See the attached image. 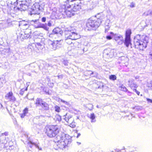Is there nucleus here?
Returning a JSON list of instances; mask_svg holds the SVG:
<instances>
[{"mask_svg":"<svg viewBox=\"0 0 152 152\" xmlns=\"http://www.w3.org/2000/svg\"><path fill=\"white\" fill-rule=\"evenodd\" d=\"M71 137L68 135L61 133L56 136L55 139L56 145L58 148L63 150L71 142Z\"/></svg>","mask_w":152,"mask_h":152,"instance_id":"nucleus-1","label":"nucleus"},{"mask_svg":"<svg viewBox=\"0 0 152 152\" xmlns=\"http://www.w3.org/2000/svg\"><path fill=\"white\" fill-rule=\"evenodd\" d=\"M148 42V38L145 35L141 36L137 34L134 39V44L136 48L140 50H143L147 47Z\"/></svg>","mask_w":152,"mask_h":152,"instance_id":"nucleus-2","label":"nucleus"},{"mask_svg":"<svg viewBox=\"0 0 152 152\" xmlns=\"http://www.w3.org/2000/svg\"><path fill=\"white\" fill-rule=\"evenodd\" d=\"M45 133L50 138L55 137L59 133L60 129L57 125H49L45 128Z\"/></svg>","mask_w":152,"mask_h":152,"instance_id":"nucleus-3","label":"nucleus"},{"mask_svg":"<svg viewBox=\"0 0 152 152\" xmlns=\"http://www.w3.org/2000/svg\"><path fill=\"white\" fill-rule=\"evenodd\" d=\"M65 3L68 4V6L72 8L75 12L80 11L81 9L82 3L80 0H67Z\"/></svg>","mask_w":152,"mask_h":152,"instance_id":"nucleus-4","label":"nucleus"},{"mask_svg":"<svg viewBox=\"0 0 152 152\" xmlns=\"http://www.w3.org/2000/svg\"><path fill=\"white\" fill-rule=\"evenodd\" d=\"M64 31L65 38L77 39L80 38V35L77 33L69 30L67 28H65Z\"/></svg>","mask_w":152,"mask_h":152,"instance_id":"nucleus-5","label":"nucleus"},{"mask_svg":"<svg viewBox=\"0 0 152 152\" xmlns=\"http://www.w3.org/2000/svg\"><path fill=\"white\" fill-rule=\"evenodd\" d=\"M19 1V6H18V9L21 11L27 10L31 2V0H26V1ZM17 3L18 4V2H17Z\"/></svg>","mask_w":152,"mask_h":152,"instance_id":"nucleus-6","label":"nucleus"},{"mask_svg":"<svg viewBox=\"0 0 152 152\" xmlns=\"http://www.w3.org/2000/svg\"><path fill=\"white\" fill-rule=\"evenodd\" d=\"M61 40L59 41H52L50 39L48 40V45L50 49L52 50H56L60 47Z\"/></svg>","mask_w":152,"mask_h":152,"instance_id":"nucleus-7","label":"nucleus"},{"mask_svg":"<svg viewBox=\"0 0 152 152\" xmlns=\"http://www.w3.org/2000/svg\"><path fill=\"white\" fill-rule=\"evenodd\" d=\"M100 19H98V21L92 20L89 19L88 20L86 24V26L88 29H91L92 28H94V29L97 28L99 26L101 21H99Z\"/></svg>","mask_w":152,"mask_h":152,"instance_id":"nucleus-8","label":"nucleus"},{"mask_svg":"<svg viewBox=\"0 0 152 152\" xmlns=\"http://www.w3.org/2000/svg\"><path fill=\"white\" fill-rule=\"evenodd\" d=\"M18 37L21 39H26L29 38L31 34V31L30 29H26L24 31H21L19 33H17Z\"/></svg>","mask_w":152,"mask_h":152,"instance_id":"nucleus-9","label":"nucleus"},{"mask_svg":"<svg viewBox=\"0 0 152 152\" xmlns=\"http://www.w3.org/2000/svg\"><path fill=\"white\" fill-rule=\"evenodd\" d=\"M31 15L40 13V11L42 10V7H40V5L38 3H35L31 7Z\"/></svg>","mask_w":152,"mask_h":152,"instance_id":"nucleus-10","label":"nucleus"},{"mask_svg":"<svg viewBox=\"0 0 152 152\" xmlns=\"http://www.w3.org/2000/svg\"><path fill=\"white\" fill-rule=\"evenodd\" d=\"M131 34V31L130 30H128L126 31L124 43L127 47H128L130 45H131L130 39Z\"/></svg>","mask_w":152,"mask_h":152,"instance_id":"nucleus-11","label":"nucleus"},{"mask_svg":"<svg viewBox=\"0 0 152 152\" xmlns=\"http://www.w3.org/2000/svg\"><path fill=\"white\" fill-rule=\"evenodd\" d=\"M64 4L65 8L66 9L67 7V9H66L64 11L65 14H66L68 17H71L75 14V12L73 11L72 8L70 6H68V4Z\"/></svg>","mask_w":152,"mask_h":152,"instance_id":"nucleus-12","label":"nucleus"},{"mask_svg":"<svg viewBox=\"0 0 152 152\" xmlns=\"http://www.w3.org/2000/svg\"><path fill=\"white\" fill-rule=\"evenodd\" d=\"M39 143L38 142H32L31 141H30L28 142L27 146L31 148H32L33 146L34 145L39 150L42 151V149L41 147L39 146Z\"/></svg>","mask_w":152,"mask_h":152,"instance_id":"nucleus-13","label":"nucleus"},{"mask_svg":"<svg viewBox=\"0 0 152 152\" xmlns=\"http://www.w3.org/2000/svg\"><path fill=\"white\" fill-rule=\"evenodd\" d=\"M6 99L9 101L12 102H14L16 100L15 97L13 96V94L12 92H9L6 95Z\"/></svg>","mask_w":152,"mask_h":152,"instance_id":"nucleus-14","label":"nucleus"},{"mask_svg":"<svg viewBox=\"0 0 152 152\" xmlns=\"http://www.w3.org/2000/svg\"><path fill=\"white\" fill-rule=\"evenodd\" d=\"M22 50H25V53H23V54L25 55L31 53L33 50V47L29 45L27 48H23Z\"/></svg>","mask_w":152,"mask_h":152,"instance_id":"nucleus-15","label":"nucleus"},{"mask_svg":"<svg viewBox=\"0 0 152 152\" xmlns=\"http://www.w3.org/2000/svg\"><path fill=\"white\" fill-rule=\"evenodd\" d=\"M128 82L129 86L133 90V89H135V88H136L138 87L137 85L134 83L133 80L132 79L129 80Z\"/></svg>","mask_w":152,"mask_h":152,"instance_id":"nucleus-16","label":"nucleus"},{"mask_svg":"<svg viewBox=\"0 0 152 152\" xmlns=\"http://www.w3.org/2000/svg\"><path fill=\"white\" fill-rule=\"evenodd\" d=\"M103 56L107 58H112L113 56V54L112 52H107L105 50L103 53Z\"/></svg>","mask_w":152,"mask_h":152,"instance_id":"nucleus-17","label":"nucleus"},{"mask_svg":"<svg viewBox=\"0 0 152 152\" xmlns=\"http://www.w3.org/2000/svg\"><path fill=\"white\" fill-rule=\"evenodd\" d=\"M34 63L30 64H29L25 66V68L26 69L28 70H31L32 72H33V69L35 67V66Z\"/></svg>","mask_w":152,"mask_h":152,"instance_id":"nucleus-18","label":"nucleus"},{"mask_svg":"<svg viewBox=\"0 0 152 152\" xmlns=\"http://www.w3.org/2000/svg\"><path fill=\"white\" fill-rule=\"evenodd\" d=\"M85 75L88 76L90 75L92 77H96L97 76V74L96 72H94L91 71H86L84 72Z\"/></svg>","mask_w":152,"mask_h":152,"instance_id":"nucleus-19","label":"nucleus"},{"mask_svg":"<svg viewBox=\"0 0 152 152\" xmlns=\"http://www.w3.org/2000/svg\"><path fill=\"white\" fill-rule=\"evenodd\" d=\"M74 121L73 118L71 116L69 117V118L68 119L67 121V122L70 124V126L72 128H74L75 126Z\"/></svg>","mask_w":152,"mask_h":152,"instance_id":"nucleus-20","label":"nucleus"},{"mask_svg":"<svg viewBox=\"0 0 152 152\" xmlns=\"http://www.w3.org/2000/svg\"><path fill=\"white\" fill-rule=\"evenodd\" d=\"M53 32L55 34H59L61 35H62L63 34V31L59 28H56L53 29Z\"/></svg>","mask_w":152,"mask_h":152,"instance_id":"nucleus-21","label":"nucleus"},{"mask_svg":"<svg viewBox=\"0 0 152 152\" xmlns=\"http://www.w3.org/2000/svg\"><path fill=\"white\" fill-rule=\"evenodd\" d=\"M44 102V101L42 99L38 98L36 99L35 104L37 107H41Z\"/></svg>","mask_w":152,"mask_h":152,"instance_id":"nucleus-22","label":"nucleus"},{"mask_svg":"<svg viewBox=\"0 0 152 152\" xmlns=\"http://www.w3.org/2000/svg\"><path fill=\"white\" fill-rule=\"evenodd\" d=\"M38 19H36L34 20H33L31 22H33L34 23V26L35 28H40V23L38 21Z\"/></svg>","mask_w":152,"mask_h":152,"instance_id":"nucleus-23","label":"nucleus"},{"mask_svg":"<svg viewBox=\"0 0 152 152\" xmlns=\"http://www.w3.org/2000/svg\"><path fill=\"white\" fill-rule=\"evenodd\" d=\"M9 23L6 22L0 23V30L1 29L8 27L9 26Z\"/></svg>","mask_w":152,"mask_h":152,"instance_id":"nucleus-24","label":"nucleus"},{"mask_svg":"<svg viewBox=\"0 0 152 152\" xmlns=\"http://www.w3.org/2000/svg\"><path fill=\"white\" fill-rule=\"evenodd\" d=\"M41 107L43 110H48L49 109L48 104L45 102L43 103Z\"/></svg>","mask_w":152,"mask_h":152,"instance_id":"nucleus-25","label":"nucleus"},{"mask_svg":"<svg viewBox=\"0 0 152 152\" xmlns=\"http://www.w3.org/2000/svg\"><path fill=\"white\" fill-rule=\"evenodd\" d=\"M114 38L115 40L117 41L119 40H122V37L121 35L115 34L114 35Z\"/></svg>","mask_w":152,"mask_h":152,"instance_id":"nucleus-26","label":"nucleus"},{"mask_svg":"<svg viewBox=\"0 0 152 152\" xmlns=\"http://www.w3.org/2000/svg\"><path fill=\"white\" fill-rule=\"evenodd\" d=\"M0 142L2 143H6L7 141L6 139V137L3 135H1L0 136Z\"/></svg>","mask_w":152,"mask_h":152,"instance_id":"nucleus-27","label":"nucleus"},{"mask_svg":"<svg viewBox=\"0 0 152 152\" xmlns=\"http://www.w3.org/2000/svg\"><path fill=\"white\" fill-rule=\"evenodd\" d=\"M40 28H43L46 31H48V30L49 28L47 26L46 23L45 24L40 23Z\"/></svg>","mask_w":152,"mask_h":152,"instance_id":"nucleus-28","label":"nucleus"},{"mask_svg":"<svg viewBox=\"0 0 152 152\" xmlns=\"http://www.w3.org/2000/svg\"><path fill=\"white\" fill-rule=\"evenodd\" d=\"M74 40V39H69V38H65V42L67 44L69 45L72 43V40Z\"/></svg>","mask_w":152,"mask_h":152,"instance_id":"nucleus-29","label":"nucleus"},{"mask_svg":"<svg viewBox=\"0 0 152 152\" xmlns=\"http://www.w3.org/2000/svg\"><path fill=\"white\" fill-rule=\"evenodd\" d=\"M71 116L68 115L67 114L65 115H64L62 117V118L65 120V121L67 122L68 121V120L69 118V117Z\"/></svg>","mask_w":152,"mask_h":152,"instance_id":"nucleus-30","label":"nucleus"},{"mask_svg":"<svg viewBox=\"0 0 152 152\" xmlns=\"http://www.w3.org/2000/svg\"><path fill=\"white\" fill-rule=\"evenodd\" d=\"M120 88H121V90L125 92L127 91V89L123 85H122L120 87Z\"/></svg>","mask_w":152,"mask_h":152,"instance_id":"nucleus-31","label":"nucleus"},{"mask_svg":"<svg viewBox=\"0 0 152 152\" xmlns=\"http://www.w3.org/2000/svg\"><path fill=\"white\" fill-rule=\"evenodd\" d=\"M93 105L91 104H88L87 105L86 107L89 110H92L93 109Z\"/></svg>","mask_w":152,"mask_h":152,"instance_id":"nucleus-32","label":"nucleus"},{"mask_svg":"<svg viewBox=\"0 0 152 152\" xmlns=\"http://www.w3.org/2000/svg\"><path fill=\"white\" fill-rule=\"evenodd\" d=\"M133 109H135L137 111L141 110L142 109V107L139 106H136L133 107Z\"/></svg>","mask_w":152,"mask_h":152,"instance_id":"nucleus-33","label":"nucleus"},{"mask_svg":"<svg viewBox=\"0 0 152 152\" xmlns=\"http://www.w3.org/2000/svg\"><path fill=\"white\" fill-rule=\"evenodd\" d=\"M95 115L94 113H91V114L90 118L92 119V122H94L95 121H94V120L95 119Z\"/></svg>","mask_w":152,"mask_h":152,"instance_id":"nucleus-34","label":"nucleus"},{"mask_svg":"<svg viewBox=\"0 0 152 152\" xmlns=\"http://www.w3.org/2000/svg\"><path fill=\"white\" fill-rule=\"evenodd\" d=\"M148 57L152 61V48H151L149 52Z\"/></svg>","mask_w":152,"mask_h":152,"instance_id":"nucleus-35","label":"nucleus"},{"mask_svg":"<svg viewBox=\"0 0 152 152\" xmlns=\"http://www.w3.org/2000/svg\"><path fill=\"white\" fill-rule=\"evenodd\" d=\"M109 78L111 80H116V76L114 75H111L110 76Z\"/></svg>","mask_w":152,"mask_h":152,"instance_id":"nucleus-36","label":"nucleus"},{"mask_svg":"<svg viewBox=\"0 0 152 152\" xmlns=\"http://www.w3.org/2000/svg\"><path fill=\"white\" fill-rule=\"evenodd\" d=\"M55 109L56 111L59 112L60 110V107L58 106H56L55 107Z\"/></svg>","mask_w":152,"mask_h":152,"instance_id":"nucleus-37","label":"nucleus"},{"mask_svg":"<svg viewBox=\"0 0 152 152\" xmlns=\"http://www.w3.org/2000/svg\"><path fill=\"white\" fill-rule=\"evenodd\" d=\"M28 109L27 108H26L23 110V113L25 114L26 115L28 113Z\"/></svg>","mask_w":152,"mask_h":152,"instance_id":"nucleus-38","label":"nucleus"},{"mask_svg":"<svg viewBox=\"0 0 152 152\" xmlns=\"http://www.w3.org/2000/svg\"><path fill=\"white\" fill-rule=\"evenodd\" d=\"M135 4L133 3V2H132L130 3V4L129 5V6L131 8H133L135 7Z\"/></svg>","mask_w":152,"mask_h":152,"instance_id":"nucleus-39","label":"nucleus"},{"mask_svg":"<svg viewBox=\"0 0 152 152\" xmlns=\"http://www.w3.org/2000/svg\"><path fill=\"white\" fill-rule=\"evenodd\" d=\"M147 86L152 89V81H151L150 83H148L147 84Z\"/></svg>","mask_w":152,"mask_h":152,"instance_id":"nucleus-40","label":"nucleus"},{"mask_svg":"<svg viewBox=\"0 0 152 152\" xmlns=\"http://www.w3.org/2000/svg\"><path fill=\"white\" fill-rule=\"evenodd\" d=\"M110 27L108 26H107L105 27V33L107 32L109 29Z\"/></svg>","mask_w":152,"mask_h":152,"instance_id":"nucleus-41","label":"nucleus"},{"mask_svg":"<svg viewBox=\"0 0 152 152\" xmlns=\"http://www.w3.org/2000/svg\"><path fill=\"white\" fill-rule=\"evenodd\" d=\"M22 24L23 26H28V23H25V22L24 21H22Z\"/></svg>","mask_w":152,"mask_h":152,"instance_id":"nucleus-42","label":"nucleus"},{"mask_svg":"<svg viewBox=\"0 0 152 152\" xmlns=\"http://www.w3.org/2000/svg\"><path fill=\"white\" fill-rule=\"evenodd\" d=\"M46 18L45 17H43L42 18V21L43 22H45L46 21Z\"/></svg>","mask_w":152,"mask_h":152,"instance_id":"nucleus-43","label":"nucleus"},{"mask_svg":"<svg viewBox=\"0 0 152 152\" xmlns=\"http://www.w3.org/2000/svg\"><path fill=\"white\" fill-rule=\"evenodd\" d=\"M24 91V90L23 89H21L20 91V93H19L20 94L22 95H23L24 93V92H23Z\"/></svg>","mask_w":152,"mask_h":152,"instance_id":"nucleus-44","label":"nucleus"},{"mask_svg":"<svg viewBox=\"0 0 152 152\" xmlns=\"http://www.w3.org/2000/svg\"><path fill=\"white\" fill-rule=\"evenodd\" d=\"M3 44V42L2 41H1L0 42V51H1V49L2 48L3 46L2 44Z\"/></svg>","mask_w":152,"mask_h":152,"instance_id":"nucleus-45","label":"nucleus"},{"mask_svg":"<svg viewBox=\"0 0 152 152\" xmlns=\"http://www.w3.org/2000/svg\"><path fill=\"white\" fill-rule=\"evenodd\" d=\"M2 78H0V88L3 86V83L1 82V80H2Z\"/></svg>","mask_w":152,"mask_h":152,"instance_id":"nucleus-46","label":"nucleus"},{"mask_svg":"<svg viewBox=\"0 0 152 152\" xmlns=\"http://www.w3.org/2000/svg\"><path fill=\"white\" fill-rule=\"evenodd\" d=\"M63 64L65 65V66H67L68 63L67 61L64 60L63 62Z\"/></svg>","mask_w":152,"mask_h":152,"instance_id":"nucleus-47","label":"nucleus"},{"mask_svg":"<svg viewBox=\"0 0 152 152\" xmlns=\"http://www.w3.org/2000/svg\"><path fill=\"white\" fill-rule=\"evenodd\" d=\"M133 91L136 92L138 95H139L140 93V92L137 91L136 89H133Z\"/></svg>","mask_w":152,"mask_h":152,"instance_id":"nucleus-48","label":"nucleus"},{"mask_svg":"<svg viewBox=\"0 0 152 152\" xmlns=\"http://www.w3.org/2000/svg\"><path fill=\"white\" fill-rule=\"evenodd\" d=\"M106 38L108 40H110L112 39V37L110 35L107 36L106 37Z\"/></svg>","mask_w":152,"mask_h":152,"instance_id":"nucleus-49","label":"nucleus"},{"mask_svg":"<svg viewBox=\"0 0 152 152\" xmlns=\"http://www.w3.org/2000/svg\"><path fill=\"white\" fill-rule=\"evenodd\" d=\"M8 134V132H5L4 133L1 134V135H3V136H4V135L5 136H7Z\"/></svg>","mask_w":152,"mask_h":152,"instance_id":"nucleus-50","label":"nucleus"},{"mask_svg":"<svg viewBox=\"0 0 152 152\" xmlns=\"http://www.w3.org/2000/svg\"><path fill=\"white\" fill-rule=\"evenodd\" d=\"M50 66V65L48 64H46L45 66V68H47V69H48L49 68V67Z\"/></svg>","mask_w":152,"mask_h":152,"instance_id":"nucleus-51","label":"nucleus"},{"mask_svg":"<svg viewBox=\"0 0 152 152\" xmlns=\"http://www.w3.org/2000/svg\"><path fill=\"white\" fill-rule=\"evenodd\" d=\"M60 101L61 102H63L64 103L66 104H68V102H66L64 100L62 99H60Z\"/></svg>","mask_w":152,"mask_h":152,"instance_id":"nucleus-52","label":"nucleus"},{"mask_svg":"<svg viewBox=\"0 0 152 152\" xmlns=\"http://www.w3.org/2000/svg\"><path fill=\"white\" fill-rule=\"evenodd\" d=\"M26 115L23 113L21 114L20 117L22 118H24Z\"/></svg>","mask_w":152,"mask_h":152,"instance_id":"nucleus-53","label":"nucleus"},{"mask_svg":"<svg viewBox=\"0 0 152 152\" xmlns=\"http://www.w3.org/2000/svg\"><path fill=\"white\" fill-rule=\"evenodd\" d=\"M147 100L148 101V102L152 103V99H148V98H147Z\"/></svg>","mask_w":152,"mask_h":152,"instance_id":"nucleus-54","label":"nucleus"},{"mask_svg":"<svg viewBox=\"0 0 152 152\" xmlns=\"http://www.w3.org/2000/svg\"><path fill=\"white\" fill-rule=\"evenodd\" d=\"M48 25L50 27L51 26H52V23L50 21L48 22Z\"/></svg>","mask_w":152,"mask_h":152,"instance_id":"nucleus-55","label":"nucleus"},{"mask_svg":"<svg viewBox=\"0 0 152 152\" xmlns=\"http://www.w3.org/2000/svg\"><path fill=\"white\" fill-rule=\"evenodd\" d=\"M58 79H61L63 78V76L62 75H59L58 76Z\"/></svg>","mask_w":152,"mask_h":152,"instance_id":"nucleus-56","label":"nucleus"},{"mask_svg":"<svg viewBox=\"0 0 152 152\" xmlns=\"http://www.w3.org/2000/svg\"><path fill=\"white\" fill-rule=\"evenodd\" d=\"M36 46H37V45L38 46L42 45L39 42L36 43Z\"/></svg>","mask_w":152,"mask_h":152,"instance_id":"nucleus-57","label":"nucleus"},{"mask_svg":"<svg viewBox=\"0 0 152 152\" xmlns=\"http://www.w3.org/2000/svg\"><path fill=\"white\" fill-rule=\"evenodd\" d=\"M152 15V12L151 11H149V13H148L146 14V15Z\"/></svg>","mask_w":152,"mask_h":152,"instance_id":"nucleus-58","label":"nucleus"},{"mask_svg":"<svg viewBox=\"0 0 152 152\" xmlns=\"http://www.w3.org/2000/svg\"><path fill=\"white\" fill-rule=\"evenodd\" d=\"M57 119H58V121H61V117L60 116H58V117L57 118Z\"/></svg>","mask_w":152,"mask_h":152,"instance_id":"nucleus-59","label":"nucleus"},{"mask_svg":"<svg viewBox=\"0 0 152 152\" xmlns=\"http://www.w3.org/2000/svg\"><path fill=\"white\" fill-rule=\"evenodd\" d=\"M82 52H81V53H82V54H83V53L84 52V48H82Z\"/></svg>","mask_w":152,"mask_h":152,"instance_id":"nucleus-60","label":"nucleus"},{"mask_svg":"<svg viewBox=\"0 0 152 152\" xmlns=\"http://www.w3.org/2000/svg\"><path fill=\"white\" fill-rule=\"evenodd\" d=\"M75 45H77V44H78L80 46V45L81 44L80 43H79L78 42H75Z\"/></svg>","mask_w":152,"mask_h":152,"instance_id":"nucleus-61","label":"nucleus"},{"mask_svg":"<svg viewBox=\"0 0 152 152\" xmlns=\"http://www.w3.org/2000/svg\"><path fill=\"white\" fill-rule=\"evenodd\" d=\"M53 34H50L49 35V37H53Z\"/></svg>","mask_w":152,"mask_h":152,"instance_id":"nucleus-62","label":"nucleus"},{"mask_svg":"<svg viewBox=\"0 0 152 152\" xmlns=\"http://www.w3.org/2000/svg\"><path fill=\"white\" fill-rule=\"evenodd\" d=\"M80 135V133L78 134L77 135V138H78Z\"/></svg>","mask_w":152,"mask_h":152,"instance_id":"nucleus-63","label":"nucleus"},{"mask_svg":"<svg viewBox=\"0 0 152 152\" xmlns=\"http://www.w3.org/2000/svg\"><path fill=\"white\" fill-rule=\"evenodd\" d=\"M2 104L0 103V109L2 108Z\"/></svg>","mask_w":152,"mask_h":152,"instance_id":"nucleus-64","label":"nucleus"}]
</instances>
